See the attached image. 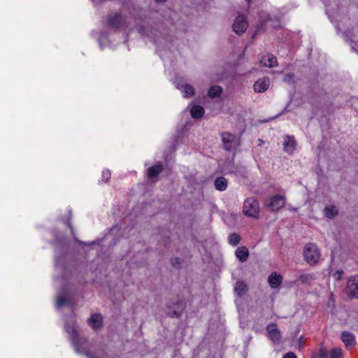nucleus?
<instances>
[{"mask_svg": "<svg viewBox=\"0 0 358 358\" xmlns=\"http://www.w3.org/2000/svg\"><path fill=\"white\" fill-rule=\"evenodd\" d=\"M65 330L69 336L72 345L77 353L85 355L90 358L88 343L85 338L81 337L77 333L74 321L66 322L65 323Z\"/></svg>", "mask_w": 358, "mask_h": 358, "instance_id": "f257e3e1", "label": "nucleus"}, {"mask_svg": "<svg viewBox=\"0 0 358 358\" xmlns=\"http://www.w3.org/2000/svg\"><path fill=\"white\" fill-rule=\"evenodd\" d=\"M305 260L310 265L316 264L320 259V252L317 246L314 243H308L303 250Z\"/></svg>", "mask_w": 358, "mask_h": 358, "instance_id": "f03ea898", "label": "nucleus"}, {"mask_svg": "<svg viewBox=\"0 0 358 358\" xmlns=\"http://www.w3.org/2000/svg\"><path fill=\"white\" fill-rule=\"evenodd\" d=\"M243 212L248 217L258 218L259 215V205L258 201L254 197H250L245 200Z\"/></svg>", "mask_w": 358, "mask_h": 358, "instance_id": "7ed1b4c3", "label": "nucleus"}, {"mask_svg": "<svg viewBox=\"0 0 358 358\" xmlns=\"http://www.w3.org/2000/svg\"><path fill=\"white\" fill-rule=\"evenodd\" d=\"M223 148L227 151L233 152L240 145V138L229 132L221 134Z\"/></svg>", "mask_w": 358, "mask_h": 358, "instance_id": "20e7f679", "label": "nucleus"}, {"mask_svg": "<svg viewBox=\"0 0 358 358\" xmlns=\"http://www.w3.org/2000/svg\"><path fill=\"white\" fill-rule=\"evenodd\" d=\"M266 331L269 339L273 343H279L282 339L281 332L274 323L269 324L266 327Z\"/></svg>", "mask_w": 358, "mask_h": 358, "instance_id": "39448f33", "label": "nucleus"}, {"mask_svg": "<svg viewBox=\"0 0 358 358\" xmlns=\"http://www.w3.org/2000/svg\"><path fill=\"white\" fill-rule=\"evenodd\" d=\"M285 204V196L276 194L271 198L268 206L273 211H277L282 208Z\"/></svg>", "mask_w": 358, "mask_h": 358, "instance_id": "423d86ee", "label": "nucleus"}, {"mask_svg": "<svg viewBox=\"0 0 358 358\" xmlns=\"http://www.w3.org/2000/svg\"><path fill=\"white\" fill-rule=\"evenodd\" d=\"M248 28V22L245 18L243 15H238L235 19L234 23L233 24L234 31L238 34H241L245 31Z\"/></svg>", "mask_w": 358, "mask_h": 358, "instance_id": "0eeeda50", "label": "nucleus"}, {"mask_svg": "<svg viewBox=\"0 0 358 358\" xmlns=\"http://www.w3.org/2000/svg\"><path fill=\"white\" fill-rule=\"evenodd\" d=\"M347 291L352 297L358 298V276L352 277L348 280Z\"/></svg>", "mask_w": 358, "mask_h": 358, "instance_id": "6e6552de", "label": "nucleus"}, {"mask_svg": "<svg viewBox=\"0 0 358 358\" xmlns=\"http://www.w3.org/2000/svg\"><path fill=\"white\" fill-rule=\"evenodd\" d=\"M270 85V80L268 78H263L257 80L253 85L254 90L257 93L266 92Z\"/></svg>", "mask_w": 358, "mask_h": 358, "instance_id": "1a4fd4ad", "label": "nucleus"}, {"mask_svg": "<svg viewBox=\"0 0 358 358\" xmlns=\"http://www.w3.org/2000/svg\"><path fill=\"white\" fill-rule=\"evenodd\" d=\"M296 148V141L293 136H286L284 138L283 149L288 154H292Z\"/></svg>", "mask_w": 358, "mask_h": 358, "instance_id": "9d476101", "label": "nucleus"}, {"mask_svg": "<svg viewBox=\"0 0 358 358\" xmlns=\"http://www.w3.org/2000/svg\"><path fill=\"white\" fill-rule=\"evenodd\" d=\"M260 64L266 67H273L277 64V59L273 55L266 54L261 57Z\"/></svg>", "mask_w": 358, "mask_h": 358, "instance_id": "9b49d317", "label": "nucleus"}, {"mask_svg": "<svg viewBox=\"0 0 358 358\" xmlns=\"http://www.w3.org/2000/svg\"><path fill=\"white\" fill-rule=\"evenodd\" d=\"M268 282L271 288L276 289L281 285L282 276L276 272H273L268 276Z\"/></svg>", "mask_w": 358, "mask_h": 358, "instance_id": "f8f14e48", "label": "nucleus"}, {"mask_svg": "<svg viewBox=\"0 0 358 358\" xmlns=\"http://www.w3.org/2000/svg\"><path fill=\"white\" fill-rule=\"evenodd\" d=\"M87 322L89 326L93 329L96 330L102 325V317L99 314H92Z\"/></svg>", "mask_w": 358, "mask_h": 358, "instance_id": "ddd939ff", "label": "nucleus"}, {"mask_svg": "<svg viewBox=\"0 0 358 358\" xmlns=\"http://www.w3.org/2000/svg\"><path fill=\"white\" fill-rule=\"evenodd\" d=\"M178 89L180 90L185 97L192 96L194 94V89L192 86L188 84L180 85L179 83H176Z\"/></svg>", "mask_w": 358, "mask_h": 358, "instance_id": "4468645a", "label": "nucleus"}, {"mask_svg": "<svg viewBox=\"0 0 358 358\" xmlns=\"http://www.w3.org/2000/svg\"><path fill=\"white\" fill-rule=\"evenodd\" d=\"M124 20L123 17L120 15H115L109 17L108 20V24L113 28H119Z\"/></svg>", "mask_w": 358, "mask_h": 358, "instance_id": "2eb2a0df", "label": "nucleus"}, {"mask_svg": "<svg viewBox=\"0 0 358 358\" xmlns=\"http://www.w3.org/2000/svg\"><path fill=\"white\" fill-rule=\"evenodd\" d=\"M341 339L348 349H351L355 345V337L351 333L343 332L341 336Z\"/></svg>", "mask_w": 358, "mask_h": 358, "instance_id": "dca6fc26", "label": "nucleus"}, {"mask_svg": "<svg viewBox=\"0 0 358 358\" xmlns=\"http://www.w3.org/2000/svg\"><path fill=\"white\" fill-rule=\"evenodd\" d=\"M249 256V251L245 247H239L236 250V257L242 262H245Z\"/></svg>", "mask_w": 358, "mask_h": 358, "instance_id": "f3484780", "label": "nucleus"}, {"mask_svg": "<svg viewBox=\"0 0 358 358\" xmlns=\"http://www.w3.org/2000/svg\"><path fill=\"white\" fill-rule=\"evenodd\" d=\"M191 115L194 118H200L204 114V109L199 105H193L190 110Z\"/></svg>", "mask_w": 358, "mask_h": 358, "instance_id": "a211bd4d", "label": "nucleus"}, {"mask_svg": "<svg viewBox=\"0 0 358 358\" xmlns=\"http://www.w3.org/2000/svg\"><path fill=\"white\" fill-rule=\"evenodd\" d=\"M175 306L176 307H173V310H169V314L172 317H178L184 309V304L182 302H178ZM169 308L171 309V306Z\"/></svg>", "mask_w": 358, "mask_h": 358, "instance_id": "6ab92c4d", "label": "nucleus"}, {"mask_svg": "<svg viewBox=\"0 0 358 358\" xmlns=\"http://www.w3.org/2000/svg\"><path fill=\"white\" fill-rule=\"evenodd\" d=\"M215 187L219 191H224L227 189V181L224 177H219L215 180Z\"/></svg>", "mask_w": 358, "mask_h": 358, "instance_id": "aec40b11", "label": "nucleus"}, {"mask_svg": "<svg viewBox=\"0 0 358 358\" xmlns=\"http://www.w3.org/2000/svg\"><path fill=\"white\" fill-rule=\"evenodd\" d=\"M338 213V209L336 206L331 205L329 206H327L324 208V215L328 218H333Z\"/></svg>", "mask_w": 358, "mask_h": 358, "instance_id": "412c9836", "label": "nucleus"}, {"mask_svg": "<svg viewBox=\"0 0 358 358\" xmlns=\"http://www.w3.org/2000/svg\"><path fill=\"white\" fill-rule=\"evenodd\" d=\"M163 170V167L161 164H157L150 167L148 169V176L149 178H154L159 174Z\"/></svg>", "mask_w": 358, "mask_h": 358, "instance_id": "4be33fe9", "label": "nucleus"}, {"mask_svg": "<svg viewBox=\"0 0 358 358\" xmlns=\"http://www.w3.org/2000/svg\"><path fill=\"white\" fill-rule=\"evenodd\" d=\"M234 291L238 296H241L247 291V285L243 281H238L234 287Z\"/></svg>", "mask_w": 358, "mask_h": 358, "instance_id": "5701e85b", "label": "nucleus"}, {"mask_svg": "<svg viewBox=\"0 0 358 358\" xmlns=\"http://www.w3.org/2000/svg\"><path fill=\"white\" fill-rule=\"evenodd\" d=\"M329 350L327 349V348L324 345H321L320 347V349L318 350V353L313 354V355L315 356V358H329Z\"/></svg>", "mask_w": 358, "mask_h": 358, "instance_id": "b1692460", "label": "nucleus"}, {"mask_svg": "<svg viewBox=\"0 0 358 358\" xmlns=\"http://www.w3.org/2000/svg\"><path fill=\"white\" fill-rule=\"evenodd\" d=\"M222 92V88L219 86H213L208 90V96L211 98L219 96Z\"/></svg>", "mask_w": 358, "mask_h": 358, "instance_id": "393cba45", "label": "nucleus"}, {"mask_svg": "<svg viewBox=\"0 0 358 358\" xmlns=\"http://www.w3.org/2000/svg\"><path fill=\"white\" fill-rule=\"evenodd\" d=\"M67 302H68V299L66 298V296L62 295V294L58 295L57 296V300H56V306L58 308H62L63 306L66 304Z\"/></svg>", "mask_w": 358, "mask_h": 358, "instance_id": "a878e982", "label": "nucleus"}, {"mask_svg": "<svg viewBox=\"0 0 358 358\" xmlns=\"http://www.w3.org/2000/svg\"><path fill=\"white\" fill-rule=\"evenodd\" d=\"M314 280V276L310 273L302 274L299 276V280L303 284L310 283L312 280Z\"/></svg>", "mask_w": 358, "mask_h": 358, "instance_id": "bb28decb", "label": "nucleus"}, {"mask_svg": "<svg viewBox=\"0 0 358 358\" xmlns=\"http://www.w3.org/2000/svg\"><path fill=\"white\" fill-rule=\"evenodd\" d=\"M228 240L230 245L235 246L240 242V236L237 234H231L229 236Z\"/></svg>", "mask_w": 358, "mask_h": 358, "instance_id": "cd10ccee", "label": "nucleus"}, {"mask_svg": "<svg viewBox=\"0 0 358 358\" xmlns=\"http://www.w3.org/2000/svg\"><path fill=\"white\" fill-rule=\"evenodd\" d=\"M342 357H343V355H342V350L341 348H334L331 350L330 355H329V358H342Z\"/></svg>", "mask_w": 358, "mask_h": 358, "instance_id": "c85d7f7f", "label": "nucleus"}, {"mask_svg": "<svg viewBox=\"0 0 358 358\" xmlns=\"http://www.w3.org/2000/svg\"><path fill=\"white\" fill-rule=\"evenodd\" d=\"M110 172L108 169H105L102 172L101 180L104 182H108L110 178Z\"/></svg>", "mask_w": 358, "mask_h": 358, "instance_id": "c756f323", "label": "nucleus"}, {"mask_svg": "<svg viewBox=\"0 0 358 358\" xmlns=\"http://www.w3.org/2000/svg\"><path fill=\"white\" fill-rule=\"evenodd\" d=\"M282 358H296V356L294 352H289L286 353Z\"/></svg>", "mask_w": 358, "mask_h": 358, "instance_id": "7c9ffc66", "label": "nucleus"}, {"mask_svg": "<svg viewBox=\"0 0 358 358\" xmlns=\"http://www.w3.org/2000/svg\"><path fill=\"white\" fill-rule=\"evenodd\" d=\"M350 45L352 50L358 52V42H352Z\"/></svg>", "mask_w": 358, "mask_h": 358, "instance_id": "2f4dec72", "label": "nucleus"}, {"mask_svg": "<svg viewBox=\"0 0 358 358\" xmlns=\"http://www.w3.org/2000/svg\"><path fill=\"white\" fill-rule=\"evenodd\" d=\"M297 347L299 349H301L303 347V344L302 343V337L299 338V339L297 341Z\"/></svg>", "mask_w": 358, "mask_h": 358, "instance_id": "473e14b6", "label": "nucleus"}, {"mask_svg": "<svg viewBox=\"0 0 358 358\" xmlns=\"http://www.w3.org/2000/svg\"><path fill=\"white\" fill-rule=\"evenodd\" d=\"M342 273L343 272L342 271H337L335 274H334V277L337 280H339L341 279V276H342Z\"/></svg>", "mask_w": 358, "mask_h": 358, "instance_id": "72a5a7b5", "label": "nucleus"}, {"mask_svg": "<svg viewBox=\"0 0 358 358\" xmlns=\"http://www.w3.org/2000/svg\"><path fill=\"white\" fill-rule=\"evenodd\" d=\"M292 80V75H286L284 78L285 82H289Z\"/></svg>", "mask_w": 358, "mask_h": 358, "instance_id": "f704fd0d", "label": "nucleus"}, {"mask_svg": "<svg viewBox=\"0 0 358 358\" xmlns=\"http://www.w3.org/2000/svg\"><path fill=\"white\" fill-rule=\"evenodd\" d=\"M264 143V141L261 139H259V145H262Z\"/></svg>", "mask_w": 358, "mask_h": 358, "instance_id": "c9c22d12", "label": "nucleus"}, {"mask_svg": "<svg viewBox=\"0 0 358 358\" xmlns=\"http://www.w3.org/2000/svg\"><path fill=\"white\" fill-rule=\"evenodd\" d=\"M166 0H156L157 2L158 3H162L164 1H165Z\"/></svg>", "mask_w": 358, "mask_h": 358, "instance_id": "e433bc0d", "label": "nucleus"}, {"mask_svg": "<svg viewBox=\"0 0 358 358\" xmlns=\"http://www.w3.org/2000/svg\"><path fill=\"white\" fill-rule=\"evenodd\" d=\"M176 263L179 264V259H176Z\"/></svg>", "mask_w": 358, "mask_h": 358, "instance_id": "4c0bfd02", "label": "nucleus"}, {"mask_svg": "<svg viewBox=\"0 0 358 358\" xmlns=\"http://www.w3.org/2000/svg\"><path fill=\"white\" fill-rule=\"evenodd\" d=\"M312 358H315L314 355H312Z\"/></svg>", "mask_w": 358, "mask_h": 358, "instance_id": "58836bf2", "label": "nucleus"}, {"mask_svg": "<svg viewBox=\"0 0 358 358\" xmlns=\"http://www.w3.org/2000/svg\"><path fill=\"white\" fill-rule=\"evenodd\" d=\"M248 2H249L250 0H246Z\"/></svg>", "mask_w": 358, "mask_h": 358, "instance_id": "ea45409f", "label": "nucleus"}]
</instances>
